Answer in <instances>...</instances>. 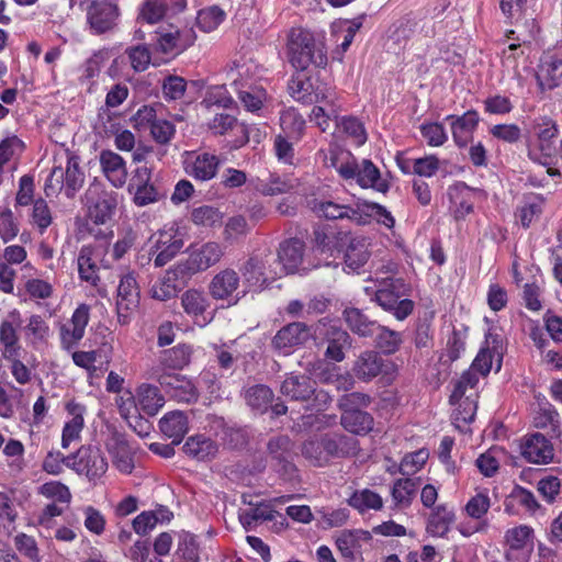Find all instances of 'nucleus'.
I'll return each instance as SVG.
<instances>
[{"mask_svg": "<svg viewBox=\"0 0 562 562\" xmlns=\"http://www.w3.org/2000/svg\"><path fill=\"white\" fill-rule=\"evenodd\" d=\"M345 321L350 330L361 337H373L379 324L370 321L359 308H346Z\"/></svg>", "mask_w": 562, "mask_h": 562, "instance_id": "43", "label": "nucleus"}, {"mask_svg": "<svg viewBox=\"0 0 562 562\" xmlns=\"http://www.w3.org/2000/svg\"><path fill=\"white\" fill-rule=\"evenodd\" d=\"M372 536L362 529L344 530L336 539V546L346 559L353 560L361 550L362 542L371 541Z\"/></svg>", "mask_w": 562, "mask_h": 562, "instance_id": "33", "label": "nucleus"}, {"mask_svg": "<svg viewBox=\"0 0 562 562\" xmlns=\"http://www.w3.org/2000/svg\"><path fill=\"white\" fill-rule=\"evenodd\" d=\"M339 235V240L346 245L344 254L346 268L351 272H359L370 258L369 243L363 237Z\"/></svg>", "mask_w": 562, "mask_h": 562, "instance_id": "22", "label": "nucleus"}, {"mask_svg": "<svg viewBox=\"0 0 562 562\" xmlns=\"http://www.w3.org/2000/svg\"><path fill=\"white\" fill-rule=\"evenodd\" d=\"M307 206L318 216L326 220L348 218L357 224H364L366 220L361 213L360 206L352 207L346 204H339L330 200H319L312 198L307 200Z\"/></svg>", "mask_w": 562, "mask_h": 562, "instance_id": "15", "label": "nucleus"}, {"mask_svg": "<svg viewBox=\"0 0 562 562\" xmlns=\"http://www.w3.org/2000/svg\"><path fill=\"white\" fill-rule=\"evenodd\" d=\"M456 520V514L452 507L447 504H440L430 513L426 530L434 537H445L450 530V526Z\"/></svg>", "mask_w": 562, "mask_h": 562, "instance_id": "35", "label": "nucleus"}, {"mask_svg": "<svg viewBox=\"0 0 562 562\" xmlns=\"http://www.w3.org/2000/svg\"><path fill=\"white\" fill-rule=\"evenodd\" d=\"M409 286L401 278L383 279L375 291V302L387 312H391L396 319L403 321L414 310V302L405 296L408 295Z\"/></svg>", "mask_w": 562, "mask_h": 562, "instance_id": "3", "label": "nucleus"}, {"mask_svg": "<svg viewBox=\"0 0 562 562\" xmlns=\"http://www.w3.org/2000/svg\"><path fill=\"white\" fill-rule=\"evenodd\" d=\"M235 91L245 109L249 112H257L261 109L267 93L261 87L249 86L243 89L237 80L233 81Z\"/></svg>", "mask_w": 562, "mask_h": 562, "instance_id": "49", "label": "nucleus"}, {"mask_svg": "<svg viewBox=\"0 0 562 562\" xmlns=\"http://www.w3.org/2000/svg\"><path fill=\"white\" fill-rule=\"evenodd\" d=\"M308 97L311 101L306 104L340 105L335 89L324 82L316 81Z\"/></svg>", "mask_w": 562, "mask_h": 562, "instance_id": "63", "label": "nucleus"}, {"mask_svg": "<svg viewBox=\"0 0 562 562\" xmlns=\"http://www.w3.org/2000/svg\"><path fill=\"white\" fill-rule=\"evenodd\" d=\"M66 408L71 418L65 424L63 429V448H68L70 442L80 438V432L85 425L83 414L86 413V407L76 402H69Z\"/></svg>", "mask_w": 562, "mask_h": 562, "instance_id": "36", "label": "nucleus"}, {"mask_svg": "<svg viewBox=\"0 0 562 562\" xmlns=\"http://www.w3.org/2000/svg\"><path fill=\"white\" fill-rule=\"evenodd\" d=\"M110 452L112 454L113 464L120 472L124 474L132 473L134 469V459L131 449L125 441H116L110 449Z\"/></svg>", "mask_w": 562, "mask_h": 562, "instance_id": "55", "label": "nucleus"}, {"mask_svg": "<svg viewBox=\"0 0 562 562\" xmlns=\"http://www.w3.org/2000/svg\"><path fill=\"white\" fill-rule=\"evenodd\" d=\"M159 428L172 440V445H179L189 430L188 417L180 411L169 412L159 420Z\"/></svg>", "mask_w": 562, "mask_h": 562, "instance_id": "32", "label": "nucleus"}, {"mask_svg": "<svg viewBox=\"0 0 562 562\" xmlns=\"http://www.w3.org/2000/svg\"><path fill=\"white\" fill-rule=\"evenodd\" d=\"M434 314H426L419 317L416 323L414 333V345L417 349H431L434 346V329H432Z\"/></svg>", "mask_w": 562, "mask_h": 562, "instance_id": "50", "label": "nucleus"}, {"mask_svg": "<svg viewBox=\"0 0 562 562\" xmlns=\"http://www.w3.org/2000/svg\"><path fill=\"white\" fill-rule=\"evenodd\" d=\"M11 319H4L0 323V350L3 358H14L20 356L21 345L18 329L21 325V315L18 311L9 314Z\"/></svg>", "mask_w": 562, "mask_h": 562, "instance_id": "23", "label": "nucleus"}, {"mask_svg": "<svg viewBox=\"0 0 562 562\" xmlns=\"http://www.w3.org/2000/svg\"><path fill=\"white\" fill-rule=\"evenodd\" d=\"M340 111V105H315L312 109L310 121L314 122L323 132H326L330 128L331 121L338 124L337 120Z\"/></svg>", "mask_w": 562, "mask_h": 562, "instance_id": "54", "label": "nucleus"}, {"mask_svg": "<svg viewBox=\"0 0 562 562\" xmlns=\"http://www.w3.org/2000/svg\"><path fill=\"white\" fill-rule=\"evenodd\" d=\"M148 260L161 268L171 261L183 248V233L175 225L165 226L149 238Z\"/></svg>", "mask_w": 562, "mask_h": 562, "instance_id": "7", "label": "nucleus"}, {"mask_svg": "<svg viewBox=\"0 0 562 562\" xmlns=\"http://www.w3.org/2000/svg\"><path fill=\"white\" fill-rule=\"evenodd\" d=\"M270 257V255H266L265 257L254 255L245 261L240 268V272L244 278L243 285L245 286L244 290L246 293L250 291H261L269 279L277 278L271 276V269L273 267L269 266V268H267Z\"/></svg>", "mask_w": 562, "mask_h": 562, "instance_id": "13", "label": "nucleus"}, {"mask_svg": "<svg viewBox=\"0 0 562 562\" xmlns=\"http://www.w3.org/2000/svg\"><path fill=\"white\" fill-rule=\"evenodd\" d=\"M305 245L297 238H291L280 244L278 263L271 269L272 277H282L295 272L303 261Z\"/></svg>", "mask_w": 562, "mask_h": 562, "instance_id": "16", "label": "nucleus"}, {"mask_svg": "<svg viewBox=\"0 0 562 562\" xmlns=\"http://www.w3.org/2000/svg\"><path fill=\"white\" fill-rule=\"evenodd\" d=\"M310 336V329L304 323L294 322L278 330L272 339V346L288 353L292 348L306 342Z\"/></svg>", "mask_w": 562, "mask_h": 562, "instance_id": "25", "label": "nucleus"}, {"mask_svg": "<svg viewBox=\"0 0 562 562\" xmlns=\"http://www.w3.org/2000/svg\"><path fill=\"white\" fill-rule=\"evenodd\" d=\"M358 161L348 150H330L329 166L345 180H353L357 175Z\"/></svg>", "mask_w": 562, "mask_h": 562, "instance_id": "41", "label": "nucleus"}, {"mask_svg": "<svg viewBox=\"0 0 562 562\" xmlns=\"http://www.w3.org/2000/svg\"><path fill=\"white\" fill-rule=\"evenodd\" d=\"M327 348L325 356L334 361H342L345 349L351 346L349 334L337 327H330L326 333Z\"/></svg>", "mask_w": 562, "mask_h": 562, "instance_id": "39", "label": "nucleus"}, {"mask_svg": "<svg viewBox=\"0 0 562 562\" xmlns=\"http://www.w3.org/2000/svg\"><path fill=\"white\" fill-rule=\"evenodd\" d=\"M90 318V308L87 304H80L72 313L68 323L61 325L59 338L61 348L70 351L75 349L83 338L86 327Z\"/></svg>", "mask_w": 562, "mask_h": 562, "instance_id": "14", "label": "nucleus"}, {"mask_svg": "<svg viewBox=\"0 0 562 562\" xmlns=\"http://www.w3.org/2000/svg\"><path fill=\"white\" fill-rule=\"evenodd\" d=\"M516 506H521L527 512L535 513L539 508V503L532 492L517 485L504 502L505 512L509 515L516 514Z\"/></svg>", "mask_w": 562, "mask_h": 562, "instance_id": "42", "label": "nucleus"}, {"mask_svg": "<svg viewBox=\"0 0 562 562\" xmlns=\"http://www.w3.org/2000/svg\"><path fill=\"white\" fill-rule=\"evenodd\" d=\"M225 16L226 14L221 8L210 7L199 11L196 25L201 31L209 33L216 30L223 23Z\"/></svg>", "mask_w": 562, "mask_h": 562, "instance_id": "58", "label": "nucleus"}, {"mask_svg": "<svg viewBox=\"0 0 562 562\" xmlns=\"http://www.w3.org/2000/svg\"><path fill=\"white\" fill-rule=\"evenodd\" d=\"M159 384L172 398L182 403H195L199 392L193 382L184 375L173 372H164L158 376Z\"/></svg>", "mask_w": 562, "mask_h": 562, "instance_id": "18", "label": "nucleus"}, {"mask_svg": "<svg viewBox=\"0 0 562 562\" xmlns=\"http://www.w3.org/2000/svg\"><path fill=\"white\" fill-rule=\"evenodd\" d=\"M23 333L26 342L33 348H36L47 340L49 326L41 315L33 314L29 317Z\"/></svg>", "mask_w": 562, "mask_h": 562, "instance_id": "45", "label": "nucleus"}, {"mask_svg": "<svg viewBox=\"0 0 562 562\" xmlns=\"http://www.w3.org/2000/svg\"><path fill=\"white\" fill-rule=\"evenodd\" d=\"M112 352V347L104 344L101 349L91 350V351H74L71 355L72 361L77 367L86 369L90 373L95 371L94 363L98 358H101L103 353L105 358V362L109 363L110 355Z\"/></svg>", "mask_w": 562, "mask_h": 562, "instance_id": "52", "label": "nucleus"}, {"mask_svg": "<svg viewBox=\"0 0 562 562\" xmlns=\"http://www.w3.org/2000/svg\"><path fill=\"white\" fill-rule=\"evenodd\" d=\"M384 366V359L378 351L366 350L357 357L351 371L358 380L370 382L383 372Z\"/></svg>", "mask_w": 562, "mask_h": 562, "instance_id": "26", "label": "nucleus"}, {"mask_svg": "<svg viewBox=\"0 0 562 562\" xmlns=\"http://www.w3.org/2000/svg\"><path fill=\"white\" fill-rule=\"evenodd\" d=\"M247 404L255 411L265 412L273 400V392L263 384H256L245 392Z\"/></svg>", "mask_w": 562, "mask_h": 562, "instance_id": "51", "label": "nucleus"}, {"mask_svg": "<svg viewBox=\"0 0 562 562\" xmlns=\"http://www.w3.org/2000/svg\"><path fill=\"white\" fill-rule=\"evenodd\" d=\"M31 221L41 234H43L52 225L53 214L48 203L43 198L34 200Z\"/></svg>", "mask_w": 562, "mask_h": 562, "instance_id": "59", "label": "nucleus"}, {"mask_svg": "<svg viewBox=\"0 0 562 562\" xmlns=\"http://www.w3.org/2000/svg\"><path fill=\"white\" fill-rule=\"evenodd\" d=\"M342 427L355 435H364L373 427L372 416L362 411H350L341 414Z\"/></svg>", "mask_w": 562, "mask_h": 562, "instance_id": "44", "label": "nucleus"}, {"mask_svg": "<svg viewBox=\"0 0 562 562\" xmlns=\"http://www.w3.org/2000/svg\"><path fill=\"white\" fill-rule=\"evenodd\" d=\"M85 183V173L80 169L78 157L67 159L66 168L54 167L44 183V193L47 198L57 196L59 193L68 199L75 198Z\"/></svg>", "mask_w": 562, "mask_h": 562, "instance_id": "4", "label": "nucleus"}, {"mask_svg": "<svg viewBox=\"0 0 562 562\" xmlns=\"http://www.w3.org/2000/svg\"><path fill=\"white\" fill-rule=\"evenodd\" d=\"M419 479H397L391 488V496L394 506L397 508H407L412 505L419 487Z\"/></svg>", "mask_w": 562, "mask_h": 562, "instance_id": "38", "label": "nucleus"}, {"mask_svg": "<svg viewBox=\"0 0 562 562\" xmlns=\"http://www.w3.org/2000/svg\"><path fill=\"white\" fill-rule=\"evenodd\" d=\"M542 209L543 200L540 196H531L517 210L516 216L521 226L528 228L541 215Z\"/></svg>", "mask_w": 562, "mask_h": 562, "instance_id": "57", "label": "nucleus"}, {"mask_svg": "<svg viewBox=\"0 0 562 562\" xmlns=\"http://www.w3.org/2000/svg\"><path fill=\"white\" fill-rule=\"evenodd\" d=\"M295 188L292 180L282 179L279 176L270 175L267 179H259L257 189L263 195H277L286 193Z\"/></svg>", "mask_w": 562, "mask_h": 562, "instance_id": "56", "label": "nucleus"}, {"mask_svg": "<svg viewBox=\"0 0 562 562\" xmlns=\"http://www.w3.org/2000/svg\"><path fill=\"white\" fill-rule=\"evenodd\" d=\"M160 361L166 368L181 369L190 362V348L186 345H179L165 350L161 353Z\"/></svg>", "mask_w": 562, "mask_h": 562, "instance_id": "60", "label": "nucleus"}, {"mask_svg": "<svg viewBox=\"0 0 562 562\" xmlns=\"http://www.w3.org/2000/svg\"><path fill=\"white\" fill-rule=\"evenodd\" d=\"M180 300L184 313L191 318L201 319L203 324L213 319L214 314L207 312L211 302L202 290L188 289L181 294Z\"/></svg>", "mask_w": 562, "mask_h": 562, "instance_id": "24", "label": "nucleus"}, {"mask_svg": "<svg viewBox=\"0 0 562 562\" xmlns=\"http://www.w3.org/2000/svg\"><path fill=\"white\" fill-rule=\"evenodd\" d=\"M289 63L299 71L308 67L325 68L328 61L325 45L314 34L302 27H293L286 42Z\"/></svg>", "mask_w": 562, "mask_h": 562, "instance_id": "1", "label": "nucleus"}, {"mask_svg": "<svg viewBox=\"0 0 562 562\" xmlns=\"http://www.w3.org/2000/svg\"><path fill=\"white\" fill-rule=\"evenodd\" d=\"M136 408L148 416H155L165 405V397L158 386L143 383L134 396Z\"/></svg>", "mask_w": 562, "mask_h": 562, "instance_id": "29", "label": "nucleus"}, {"mask_svg": "<svg viewBox=\"0 0 562 562\" xmlns=\"http://www.w3.org/2000/svg\"><path fill=\"white\" fill-rule=\"evenodd\" d=\"M220 159L207 153L200 154L192 161H187L186 172L200 181H207L215 177Z\"/></svg>", "mask_w": 562, "mask_h": 562, "instance_id": "34", "label": "nucleus"}, {"mask_svg": "<svg viewBox=\"0 0 562 562\" xmlns=\"http://www.w3.org/2000/svg\"><path fill=\"white\" fill-rule=\"evenodd\" d=\"M104 177L115 188H122L127 179V168L124 159L112 150H102L99 156Z\"/></svg>", "mask_w": 562, "mask_h": 562, "instance_id": "27", "label": "nucleus"}, {"mask_svg": "<svg viewBox=\"0 0 562 562\" xmlns=\"http://www.w3.org/2000/svg\"><path fill=\"white\" fill-rule=\"evenodd\" d=\"M302 454L314 465L323 467L328 463L322 437L306 440L302 446Z\"/></svg>", "mask_w": 562, "mask_h": 562, "instance_id": "62", "label": "nucleus"}, {"mask_svg": "<svg viewBox=\"0 0 562 562\" xmlns=\"http://www.w3.org/2000/svg\"><path fill=\"white\" fill-rule=\"evenodd\" d=\"M139 302V288L133 272L124 274L117 286L116 311L119 322L126 324L130 313L135 310Z\"/></svg>", "mask_w": 562, "mask_h": 562, "instance_id": "17", "label": "nucleus"}, {"mask_svg": "<svg viewBox=\"0 0 562 562\" xmlns=\"http://www.w3.org/2000/svg\"><path fill=\"white\" fill-rule=\"evenodd\" d=\"M562 77V44L543 54L536 78L541 90L553 89Z\"/></svg>", "mask_w": 562, "mask_h": 562, "instance_id": "19", "label": "nucleus"}, {"mask_svg": "<svg viewBox=\"0 0 562 562\" xmlns=\"http://www.w3.org/2000/svg\"><path fill=\"white\" fill-rule=\"evenodd\" d=\"M538 32L537 24L533 19L526 21V25H516V30L507 33V38L513 41L502 52V65L513 75H519L518 67L525 61L529 54V44Z\"/></svg>", "mask_w": 562, "mask_h": 562, "instance_id": "5", "label": "nucleus"}, {"mask_svg": "<svg viewBox=\"0 0 562 562\" xmlns=\"http://www.w3.org/2000/svg\"><path fill=\"white\" fill-rule=\"evenodd\" d=\"M313 87L312 80L302 76L292 77L288 85L291 97L303 104L311 101L308 95H311Z\"/></svg>", "mask_w": 562, "mask_h": 562, "instance_id": "64", "label": "nucleus"}, {"mask_svg": "<svg viewBox=\"0 0 562 562\" xmlns=\"http://www.w3.org/2000/svg\"><path fill=\"white\" fill-rule=\"evenodd\" d=\"M240 277L232 268H225L217 272L207 285L209 294L216 301H226L235 305L246 295L245 290H239Z\"/></svg>", "mask_w": 562, "mask_h": 562, "instance_id": "9", "label": "nucleus"}, {"mask_svg": "<svg viewBox=\"0 0 562 562\" xmlns=\"http://www.w3.org/2000/svg\"><path fill=\"white\" fill-rule=\"evenodd\" d=\"M119 18V8L111 2H99L91 0L87 8V21L94 34H103L111 31Z\"/></svg>", "mask_w": 562, "mask_h": 562, "instance_id": "20", "label": "nucleus"}, {"mask_svg": "<svg viewBox=\"0 0 562 562\" xmlns=\"http://www.w3.org/2000/svg\"><path fill=\"white\" fill-rule=\"evenodd\" d=\"M349 504L360 513H364L369 509L380 510L383 507V499L378 493L364 488L355 492L349 499Z\"/></svg>", "mask_w": 562, "mask_h": 562, "instance_id": "53", "label": "nucleus"}, {"mask_svg": "<svg viewBox=\"0 0 562 562\" xmlns=\"http://www.w3.org/2000/svg\"><path fill=\"white\" fill-rule=\"evenodd\" d=\"M520 449L521 456L530 463L548 464L554 457L553 445L540 432L526 437Z\"/></svg>", "mask_w": 562, "mask_h": 562, "instance_id": "21", "label": "nucleus"}, {"mask_svg": "<svg viewBox=\"0 0 562 562\" xmlns=\"http://www.w3.org/2000/svg\"><path fill=\"white\" fill-rule=\"evenodd\" d=\"M71 468L77 473L86 475L89 480H95L106 472L108 462L99 448L82 446L72 456Z\"/></svg>", "mask_w": 562, "mask_h": 562, "instance_id": "12", "label": "nucleus"}, {"mask_svg": "<svg viewBox=\"0 0 562 562\" xmlns=\"http://www.w3.org/2000/svg\"><path fill=\"white\" fill-rule=\"evenodd\" d=\"M355 179L361 188H372L382 193L389 190V183L381 179L380 170L369 159H363L358 164Z\"/></svg>", "mask_w": 562, "mask_h": 562, "instance_id": "37", "label": "nucleus"}, {"mask_svg": "<svg viewBox=\"0 0 562 562\" xmlns=\"http://www.w3.org/2000/svg\"><path fill=\"white\" fill-rule=\"evenodd\" d=\"M186 274V267L176 265L168 269L164 277L153 284L150 295L158 301H168L176 296L180 290L179 278Z\"/></svg>", "mask_w": 562, "mask_h": 562, "instance_id": "28", "label": "nucleus"}, {"mask_svg": "<svg viewBox=\"0 0 562 562\" xmlns=\"http://www.w3.org/2000/svg\"><path fill=\"white\" fill-rule=\"evenodd\" d=\"M184 453L196 461H210L218 452V445L204 434L190 436L183 447Z\"/></svg>", "mask_w": 562, "mask_h": 562, "instance_id": "31", "label": "nucleus"}, {"mask_svg": "<svg viewBox=\"0 0 562 562\" xmlns=\"http://www.w3.org/2000/svg\"><path fill=\"white\" fill-rule=\"evenodd\" d=\"M374 337L375 347L384 355H394L403 342L400 331L379 325Z\"/></svg>", "mask_w": 562, "mask_h": 562, "instance_id": "48", "label": "nucleus"}, {"mask_svg": "<svg viewBox=\"0 0 562 562\" xmlns=\"http://www.w3.org/2000/svg\"><path fill=\"white\" fill-rule=\"evenodd\" d=\"M479 383V375L472 371H465L454 383L453 391L449 402L456 408L452 412V420L461 431H465L470 423L474 420L477 409V392L475 390Z\"/></svg>", "mask_w": 562, "mask_h": 562, "instance_id": "2", "label": "nucleus"}, {"mask_svg": "<svg viewBox=\"0 0 562 562\" xmlns=\"http://www.w3.org/2000/svg\"><path fill=\"white\" fill-rule=\"evenodd\" d=\"M222 218V213L211 205H201L194 207L191 212L192 222L199 226L212 227L221 224Z\"/></svg>", "mask_w": 562, "mask_h": 562, "instance_id": "61", "label": "nucleus"}, {"mask_svg": "<svg viewBox=\"0 0 562 562\" xmlns=\"http://www.w3.org/2000/svg\"><path fill=\"white\" fill-rule=\"evenodd\" d=\"M279 513L271 505L259 503L255 507L239 512L238 518L246 530H250L258 521H271Z\"/></svg>", "mask_w": 562, "mask_h": 562, "instance_id": "46", "label": "nucleus"}, {"mask_svg": "<svg viewBox=\"0 0 562 562\" xmlns=\"http://www.w3.org/2000/svg\"><path fill=\"white\" fill-rule=\"evenodd\" d=\"M282 395L293 401H306L315 392V382L305 374L288 375L281 384Z\"/></svg>", "mask_w": 562, "mask_h": 562, "instance_id": "30", "label": "nucleus"}, {"mask_svg": "<svg viewBox=\"0 0 562 562\" xmlns=\"http://www.w3.org/2000/svg\"><path fill=\"white\" fill-rule=\"evenodd\" d=\"M92 257L93 249L90 246H82L77 259L78 273L82 281L97 285L100 280L98 274L99 268Z\"/></svg>", "mask_w": 562, "mask_h": 562, "instance_id": "47", "label": "nucleus"}, {"mask_svg": "<svg viewBox=\"0 0 562 562\" xmlns=\"http://www.w3.org/2000/svg\"><path fill=\"white\" fill-rule=\"evenodd\" d=\"M83 203L88 218L95 225H104L115 214L117 193L106 190L102 183L94 181L86 190Z\"/></svg>", "mask_w": 562, "mask_h": 562, "instance_id": "6", "label": "nucleus"}, {"mask_svg": "<svg viewBox=\"0 0 562 562\" xmlns=\"http://www.w3.org/2000/svg\"><path fill=\"white\" fill-rule=\"evenodd\" d=\"M293 448L294 445L292 440L285 435L273 437L268 442V451L270 456L279 463H283V469L286 472L293 469Z\"/></svg>", "mask_w": 562, "mask_h": 562, "instance_id": "40", "label": "nucleus"}, {"mask_svg": "<svg viewBox=\"0 0 562 562\" xmlns=\"http://www.w3.org/2000/svg\"><path fill=\"white\" fill-rule=\"evenodd\" d=\"M224 248L216 241H206L202 245L191 246L186 263V273L205 271L221 261Z\"/></svg>", "mask_w": 562, "mask_h": 562, "instance_id": "11", "label": "nucleus"}, {"mask_svg": "<svg viewBox=\"0 0 562 562\" xmlns=\"http://www.w3.org/2000/svg\"><path fill=\"white\" fill-rule=\"evenodd\" d=\"M533 529L527 525L508 529L504 536L508 547L505 554L507 562H527V553L533 548Z\"/></svg>", "mask_w": 562, "mask_h": 562, "instance_id": "10", "label": "nucleus"}, {"mask_svg": "<svg viewBox=\"0 0 562 562\" xmlns=\"http://www.w3.org/2000/svg\"><path fill=\"white\" fill-rule=\"evenodd\" d=\"M533 130L537 136V143L529 147L528 156L533 161H538L541 165H548V159L558 154V125L553 120L542 117L535 124Z\"/></svg>", "mask_w": 562, "mask_h": 562, "instance_id": "8", "label": "nucleus"}]
</instances>
